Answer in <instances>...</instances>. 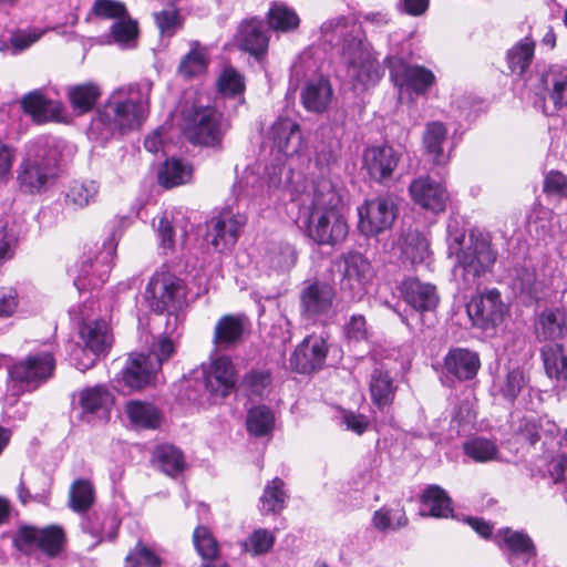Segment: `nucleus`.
<instances>
[{
    "label": "nucleus",
    "instance_id": "obj_1",
    "mask_svg": "<svg viewBox=\"0 0 567 567\" xmlns=\"http://www.w3.org/2000/svg\"><path fill=\"white\" fill-rule=\"evenodd\" d=\"M295 223L318 246L334 247L349 233L342 198L328 179L317 181L310 192L302 194Z\"/></svg>",
    "mask_w": 567,
    "mask_h": 567
},
{
    "label": "nucleus",
    "instance_id": "obj_2",
    "mask_svg": "<svg viewBox=\"0 0 567 567\" xmlns=\"http://www.w3.org/2000/svg\"><path fill=\"white\" fill-rule=\"evenodd\" d=\"M319 40L323 47L338 51L353 89H365L379 81L378 63L372 58L363 29L353 14L324 21L320 27Z\"/></svg>",
    "mask_w": 567,
    "mask_h": 567
},
{
    "label": "nucleus",
    "instance_id": "obj_3",
    "mask_svg": "<svg viewBox=\"0 0 567 567\" xmlns=\"http://www.w3.org/2000/svg\"><path fill=\"white\" fill-rule=\"evenodd\" d=\"M152 86L144 80L114 89L91 121V136L105 143L138 130L148 115Z\"/></svg>",
    "mask_w": 567,
    "mask_h": 567
},
{
    "label": "nucleus",
    "instance_id": "obj_4",
    "mask_svg": "<svg viewBox=\"0 0 567 567\" xmlns=\"http://www.w3.org/2000/svg\"><path fill=\"white\" fill-rule=\"evenodd\" d=\"M453 256L456 258L453 275L458 290L465 292L480 287L483 279L493 271L497 251L487 236L471 233L465 248Z\"/></svg>",
    "mask_w": 567,
    "mask_h": 567
},
{
    "label": "nucleus",
    "instance_id": "obj_5",
    "mask_svg": "<svg viewBox=\"0 0 567 567\" xmlns=\"http://www.w3.org/2000/svg\"><path fill=\"white\" fill-rule=\"evenodd\" d=\"M186 295L184 280L168 271H156L146 286L144 299L153 312H166L165 333L169 337H173L183 322L178 311L185 303Z\"/></svg>",
    "mask_w": 567,
    "mask_h": 567
},
{
    "label": "nucleus",
    "instance_id": "obj_6",
    "mask_svg": "<svg viewBox=\"0 0 567 567\" xmlns=\"http://www.w3.org/2000/svg\"><path fill=\"white\" fill-rule=\"evenodd\" d=\"M398 289L404 307L398 302L394 311L411 331L422 330L426 324L427 316L434 312L439 305L436 287L409 277L402 280Z\"/></svg>",
    "mask_w": 567,
    "mask_h": 567
},
{
    "label": "nucleus",
    "instance_id": "obj_7",
    "mask_svg": "<svg viewBox=\"0 0 567 567\" xmlns=\"http://www.w3.org/2000/svg\"><path fill=\"white\" fill-rule=\"evenodd\" d=\"M221 113L200 99L186 102L182 110V130L193 145L220 147L223 141Z\"/></svg>",
    "mask_w": 567,
    "mask_h": 567
},
{
    "label": "nucleus",
    "instance_id": "obj_8",
    "mask_svg": "<svg viewBox=\"0 0 567 567\" xmlns=\"http://www.w3.org/2000/svg\"><path fill=\"white\" fill-rule=\"evenodd\" d=\"M121 236V223L116 221L112 225L111 234L104 240L102 247L96 251L84 254L73 281L79 292L101 288L107 281Z\"/></svg>",
    "mask_w": 567,
    "mask_h": 567
},
{
    "label": "nucleus",
    "instance_id": "obj_9",
    "mask_svg": "<svg viewBox=\"0 0 567 567\" xmlns=\"http://www.w3.org/2000/svg\"><path fill=\"white\" fill-rule=\"evenodd\" d=\"M525 80L535 94L534 106L545 115H549L547 99L553 103V112L567 107L566 68L550 65Z\"/></svg>",
    "mask_w": 567,
    "mask_h": 567
},
{
    "label": "nucleus",
    "instance_id": "obj_10",
    "mask_svg": "<svg viewBox=\"0 0 567 567\" xmlns=\"http://www.w3.org/2000/svg\"><path fill=\"white\" fill-rule=\"evenodd\" d=\"M399 214V197L384 193L365 199L358 207V229L367 237H377L390 230Z\"/></svg>",
    "mask_w": 567,
    "mask_h": 567
},
{
    "label": "nucleus",
    "instance_id": "obj_11",
    "mask_svg": "<svg viewBox=\"0 0 567 567\" xmlns=\"http://www.w3.org/2000/svg\"><path fill=\"white\" fill-rule=\"evenodd\" d=\"M55 370V358L51 350L30 353L8 367L9 382L16 392L35 389L47 382Z\"/></svg>",
    "mask_w": 567,
    "mask_h": 567
},
{
    "label": "nucleus",
    "instance_id": "obj_12",
    "mask_svg": "<svg viewBox=\"0 0 567 567\" xmlns=\"http://www.w3.org/2000/svg\"><path fill=\"white\" fill-rule=\"evenodd\" d=\"M246 223V215L233 206L214 210L213 216L206 220L205 240L215 251L230 250L237 244Z\"/></svg>",
    "mask_w": 567,
    "mask_h": 567
},
{
    "label": "nucleus",
    "instance_id": "obj_13",
    "mask_svg": "<svg viewBox=\"0 0 567 567\" xmlns=\"http://www.w3.org/2000/svg\"><path fill=\"white\" fill-rule=\"evenodd\" d=\"M80 336L84 348L80 344L70 343L72 364L80 371L93 367L95 360L105 354L111 347L112 337L104 320H94L83 323L80 328Z\"/></svg>",
    "mask_w": 567,
    "mask_h": 567
},
{
    "label": "nucleus",
    "instance_id": "obj_14",
    "mask_svg": "<svg viewBox=\"0 0 567 567\" xmlns=\"http://www.w3.org/2000/svg\"><path fill=\"white\" fill-rule=\"evenodd\" d=\"M115 404V395L105 384H95L78 390L72 395V408L85 423L107 422Z\"/></svg>",
    "mask_w": 567,
    "mask_h": 567
},
{
    "label": "nucleus",
    "instance_id": "obj_15",
    "mask_svg": "<svg viewBox=\"0 0 567 567\" xmlns=\"http://www.w3.org/2000/svg\"><path fill=\"white\" fill-rule=\"evenodd\" d=\"M66 536L61 526L50 525L44 528L22 526L13 537L16 548L24 554L41 551L49 558L58 557L64 549Z\"/></svg>",
    "mask_w": 567,
    "mask_h": 567
},
{
    "label": "nucleus",
    "instance_id": "obj_16",
    "mask_svg": "<svg viewBox=\"0 0 567 567\" xmlns=\"http://www.w3.org/2000/svg\"><path fill=\"white\" fill-rule=\"evenodd\" d=\"M336 266L341 274L340 289L351 299L360 300L374 277L369 259L359 251H348L340 256Z\"/></svg>",
    "mask_w": 567,
    "mask_h": 567
},
{
    "label": "nucleus",
    "instance_id": "obj_17",
    "mask_svg": "<svg viewBox=\"0 0 567 567\" xmlns=\"http://www.w3.org/2000/svg\"><path fill=\"white\" fill-rule=\"evenodd\" d=\"M466 311L474 327L486 334H493L503 322L506 307L496 288L473 296L466 305Z\"/></svg>",
    "mask_w": 567,
    "mask_h": 567
},
{
    "label": "nucleus",
    "instance_id": "obj_18",
    "mask_svg": "<svg viewBox=\"0 0 567 567\" xmlns=\"http://www.w3.org/2000/svg\"><path fill=\"white\" fill-rule=\"evenodd\" d=\"M386 62L390 79L401 93L423 96L435 83V75L424 66L409 64L399 56H390Z\"/></svg>",
    "mask_w": 567,
    "mask_h": 567
},
{
    "label": "nucleus",
    "instance_id": "obj_19",
    "mask_svg": "<svg viewBox=\"0 0 567 567\" xmlns=\"http://www.w3.org/2000/svg\"><path fill=\"white\" fill-rule=\"evenodd\" d=\"M493 391L505 401L514 404L516 400L526 409H534L533 394L537 391L530 386L529 374L519 365L506 367L493 381Z\"/></svg>",
    "mask_w": 567,
    "mask_h": 567
},
{
    "label": "nucleus",
    "instance_id": "obj_20",
    "mask_svg": "<svg viewBox=\"0 0 567 567\" xmlns=\"http://www.w3.org/2000/svg\"><path fill=\"white\" fill-rule=\"evenodd\" d=\"M237 379L233 361L225 355L215 359L207 370L203 371V378L196 380V385L203 388L208 394V400L217 402L228 396L235 389Z\"/></svg>",
    "mask_w": 567,
    "mask_h": 567
},
{
    "label": "nucleus",
    "instance_id": "obj_21",
    "mask_svg": "<svg viewBox=\"0 0 567 567\" xmlns=\"http://www.w3.org/2000/svg\"><path fill=\"white\" fill-rule=\"evenodd\" d=\"M400 159L401 153L391 145H372L363 151L362 167L373 182L386 186L393 181Z\"/></svg>",
    "mask_w": 567,
    "mask_h": 567
},
{
    "label": "nucleus",
    "instance_id": "obj_22",
    "mask_svg": "<svg viewBox=\"0 0 567 567\" xmlns=\"http://www.w3.org/2000/svg\"><path fill=\"white\" fill-rule=\"evenodd\" d=\"M334 297V288L326 282L306 286L300 293L301 316L313 322L323 321L332 311Z\"/></svg>",
    "mask_w": 567,
    "mask_h": 567
},
{
    "label": "nucleus",
    "instance_id": "obj_23",
    "mask_svg": "<svg viewBox=\"0 0 567 567\" xmlns=\"http://www.w3.org/2000/svg\"><path fill=\"white\" fill-rule=\"evenodd\" d=\"M520 437L544 454H553L558 451L563 436L556 423L545 417H525L519 426Z\"/></svg>",
    "mask_w": 567,
    "mask_h": 567
},
{
    "label": "nucleus",
    "instance_id": "obj_24",
    "mask_svg": "<svg viewBox=\"0 0 567 567\" xmlns=\"http://www.w3.org/2000/svg\"><path fill=\"white\" fill-rule=\"evenodd\" d=\"M495 539L504 551L512 567H528L536 556V546L533 539L523 530L502 528Z\"/></svg>",
    "mask_w": 567,
    "mask_h": 567
},
{
    "label": "nucleus",
    "instance_id": "obj_25",
    "mask_svg": "<svg viewBox=\"0 0 567 567\" xmlns=\"http://www.w3.org/2000/svg\"><path fill=\"white\" fill-rule=\"evenodd\" d=\"M412 202L433 214L443 213L449 200L445 186L427 175L417 176L409 185Z\"/></svg>",
    "mask_w": 567,
    "mask_h": 567
},
{
    "label": "nucleus",
    "instance_id": "obj_26",
    "mask_svg": "<svg viewBox=\"0 0 567 567\" xmlns=\"http://www.w3.org/2000/svg\"><path fill=\"white\" fill-rule=\"evenodd\" d=\"M327 354L326 340L319 336H309L292 352L290 364L298 373H312L323 368Z\"/></svg>",
    "mask_w": 567,
    "mask_h": 567
},
{
    "label": "nucleus",
    "instance_id": "obj_27",
    "mask_svg": "<svg viewBox=\"0 0 567 567\" xmlns=\"http://www.w3.org/2000/svg\"><path fill=\"white\" fill-rule=\"evenodd\" d=\"M481 359L476 351L467 348H451L443 359V374L450 381H468L476 377Z\"/></svg>",
    "mask_w": 567,
    "mask_h": 567
},
{
    "label": "nucleus",
    "instance_id": "obj_28",
    "mask_svg": "<svg viewBox=\"0 0 567 567\" xmlns=\"http://www.w3.org/2000/svg\"><path fill=\"white\" fill-rule=\"evenodd\" d=\"M235 43L239 50L260 59L269 43L267 23L256 17L241 21L235 34Z\"/></svg>",
    "mask_w": 567,
    "mask_h": 567
},
{
    "label": "nucleus",
    "instance_id": "obj_29",
    "mask_svg": "<svg viewBox=\"0 0 567 567\" xmlns=\"http://www.w3.org/2000/svg\"><path fill=\"white\" fill-rule=\"evenodd\" d=\"M274 148L287 157L297 154L302 144L299 124L289 117H278L269 130Z\"/></svg>",
    "mask_w": 567,
    "mask_h": 567
},
{
    "label": "nucleus",
    "instance_id": "obj_30",
    "mask_svg": "<svg viewBox=\"0 0 567 567\" xmlns=\"http://www.w3.org/2000/svg\"><path fill=\"white\" fill-rule=\"evenodd\" d=\"M369 390L372 403L383 411L394 401L398 390L395 374L384 364L375 367L370 374Z\"/></svg>",
    "mask_w": 567,
    "mask_h": 567
},
{
    "label": "nucleus",
    "instance_id": "obj_31",
    "mask_svg": "<svg viewBox=\"0 0 567 567\" xmlns=\"http://www.w3.org/2000/svg\"><path fill=\"white\" fill-rule=\"evenodd\" d=\"M536 337L539 341H558L567 336V309L553 307L544 309L536 322Z\"/></svg>",
    "mask_w": 567,
    "mask_h": 567
},
{
    "label": "nucleus",
    "instance_id": "obj_32",
    "mask_svg": "<svg viewBox=\"0 0 567 567\" xmlns=\"http://www.w3.org/2000/svg\"><path fill=\"white\" fill-rule=\"evenodd\" d=\"M124 413L132 429L157 430L163 422L162 411L152 402L130 400L124 405Z\"/></svg>",
    "mask_w": 567,
    "mask_h": 567
},
{
    "label": "nucleus",
    "instance_id": "obj_33",
    "mask_svg": "<svg viewBox=\"0 0 567 567\" xmlns=\"http://www.w3.org/2000/svg\"><path fill=\"white\" fill-rule=\"evenodd\" d=\"M157 372L150 358L138 353L132 357L122 369V382L128 390H141L155 380Z\"/></svg>",
    "mask_w": 567,
    "mask_h": 567
},
{
    "label": "nucleus",
    "instance_id": "obj_34",
    "mask_svg": "<svg viewBox=\"0 0 567 567\" xmlns=\"http://www.w3.org/2000/svg\"><path fill=\"white\" fill-rule=\"evenodd\" d=\"M62 144V140L51 135L37 136L29 143L28 158L44 167L50 165L53 172L58 174Z\"/></svg>",
    "mask_w": 567,
    "mask_h": 567
},
{
    "label": "nucleus",
    "instance_id": "obj_35",
    "mask_svg": "<svg viewBox=\"0 0 567 567\" xmlns=\"http://www.w3.org/2000/svg\"><path fill=\"white\" fill-rule=\"evenodd\" d=\"M246 318L241 315H225L216 322L214 343L220 350H228L241 342Z\"/></svg>",
    "mask_w": 567,
    "mask_h": 567
},
{
    "label": "nucleus",
    "instance_id": "obj_36",
    "mask_svg": "<svg viewBox=\"0 0 567 567\" xmlns=\"http://www.w3.org/2000/svg\"><path fill=\"white\" fill-rule=\"evenodd\" d=\"M56 176L50 165L44 167L28 158L21 166L18 181L25 193L38 194L45 190Z\"/></svg>",
    "mask_w": 567,
    "mask_h": 567
},
{
    "label": "nucleus",
    "instance_id": "obj_37",
    "mask_svg": "<svg viewBox=\"0 0 567 567\" xmlns=\"http://www.w3.org/2000/svg\"><path fill=\"white\" fill-rule=\"evenodd\" d=\"M52 478L43 471H35L28 483L22 477L18 486V498L22 505L30 502L48 505L50 501Z\"/></svg>",
    "mask_w": 567,
    "mask_h": 567
},
{
    "label": "nucleus",
    "instance_id": "obj_38",
    "mask_svg": "<svg viewBox=\"0 0 567 567\" xmlns=\"http://www.w3.org/2000/svg\"><path fill=\"white\" fill-rule=\"evenodd\" d=\"M21 106L23 112L38 123L55 120L61 113L60 103L47 97L41 90L25 94L21 100Z\"/></svg>",
    "mask_w": 567,
    "mask_h": 567
},
{
    "label": "nucleus",
    "instance_id": "obj_39",
    "mask_svg": "<svg viewBox=\"0 0 567 567\" xmlns=\"http://www.w3.org/2000/svg\"><path fill=\"white\" fill-rule=\"evenodd\" d=\"M301 103L303 107L313 113H321L327 110L332 97V87L328 79L318 78L306 83L301 91Z\"/></svg>",
    "mask_w": 567,
    "mask_h": 567
},
{
    "label": "nucleus",
    "instance_id": "obj_40",
    "mask_svg": "<svg viewBox=\"0 0 567 567\" xmlns=\"http://www.w3.org/2000/svg\"><path fill=\"white\" fill-rule=\"evenodd\" d=\"M447 130L441 122L433 121L425 125L422 143L425 154L429 155L435 166H444L450 162V155L443 151Z\"/></svg>",
    "mask_w": 567,
    "mask_h": 567
},
{
    "label": "nucleus",
    "instance_id": "obj_41",
    "mask_svg": "<svg viewBox=\"0 0 567 567\" xmlns=\"http://www.w3.org/2000/svg\"><path fill=\"white\" fill-rule=\"evenodd\" d=\"M421 514L436 518H447L453 514L452 499L439 485H429L421 496Z\"/></svg>",
    "mask_w": 567,
    "mask_h": 567
},
{
    "label": "nucleus",
    "instance_id": "obj_42",
    "mask_svg": "<svg viewBox=\"0 0 567 567\" xmlns=\"http://www.w3.org/2000/svg\"><path fill=\"white\" fill-rule=\"evenodd\" d=\"M297 261V251L288 243H271L265 250L260 264L269 270L289 271Z\"/></svg>",
    "mask_w": 567,
    "mask_h": 567
},
{
    "label": "nucleus",
    "instance_id": "obj_43",
    "mask_svg": "<svg viewBox=\"0 0 567 567\" xmlns=\"http://www.w3.org/2000/svg\"><path fill=\"white\" fill-rule=\"evenodd\" d=\"M209 64L207 47L199 41L189 42V51L182 58L177 72L185 79H193L204 74Z\"/></svg>",
    "mask_w": 567,
    "mask_h": 567
},
{
    "label": "nucleus",
    "instance_id": "obj_44",
    "mask_svg": "<svg viewBox=\"0 0 567 567\" xmlns=\"http://www.w3.org/2000/svg\"><path fill=\"white\" fill-rule=\"evenodd\" d=\"M547 375L563 384L567 379V347L559 342L547 343L540 349Z\"/></svg>",
    "mask_w": 567,
    "mask_h": 567
},
{
    "label": "nucleus",
    "instance_id": "obj_45",
    "mask_svg": "<svg viewBox=\"0 0 567 567\" xmlns=\"http://www.w3.org/2000/svg\"><path fill=\"white\" fill-rule=\"evenodd\" d=\"M535 42L532 38L525 37L513 45L506 53L507 66L512 74L525 79L534 60Z\"/></svg>",
    "mask_w": 567,
    "mask_h": 567
},
{
    "label": "nucleus",
    "instance_id": "obj_46",
    "mask_svg": "<svg viewBox=\"0 0 567 567\" xmlns=\"http://www.w3.org/2000/svg\"><path fill=\"white\" fill-rule=\"evenodd\" d=\"M66 94L73 111L82 115L94 109L102 91L99 84L86 82L69 86Z\"/></svg>",
    "mask_w": 567,
    "mask_h": 567
},
{
    "label": "nucleus",
    "instance_id": "obj_47",
    "mask_svg": "<svg viewBox=\"0 0 567 567\" xmlns=\"http://www.w3.org/2000/svg\"><path fill=\"white\" fill-rule=\"evenodd\" d=\"M513 289L528 301L539 300L542 282L537 279L536 269L527 265L516 267L513 278Z\"/></svg>",
    "mask_w": 567,
    "mask_h": 567
},
{
    "label": "nucleus",
    "instance_id": "obj_48",
    "mask_svg": "<svg viewBox=\"0 0 567 567\" xmlns=\"http://www.w3.org/2000/svg\"><path fill=\"white\" fill-rule=\"evenodd\" d=\"M153 457L161 471L171 477L178 476L185 468L183 452L172 444L158 445Z\"/></svg>",
    "mask_w": 567,
    "mask_h": 567
},
{
    "label": "nucleus",
    "instance_id": "obj_49",
    "mask_svg": "<svg viewBox=\"0 0 567 567\" xmlns=\"http://www.w3.org/2000/svg\"><path fill=\"white\" fill-rule=\"evenodd\" d=\"M287 498L288 494L285 489V482L279 477H275L264 488L260 497V512L262 514L279 513L285 508Z\"/></svg>",
    "mask_w": 567,
    "mask_h": 567
},
{
    "label": "nucleus",
    "instance_id": "obj_50",
    "mask_svg": "<svg viewBox=\"0 0 567 567\" xmlns=\"http://www.w3.org/2000/svg\"><path fill=\"white\" fill-rule=\"evenodd\" d=\"M99 189L95 181H73L65 193V202L76 208H84L96 200Z\"/></svg>",
    "mask_w": 567,
    "mask_h": 567
},
{
    "label": "nucleus",
    "instance_id": "obj_51",
    "mask_svg": "<svg viewBox=\"0 0 567 567\" xmlns=\"http://www.w3.org/2000/svg\"><path fill=\"white\" fill-rule=\"evenodd\" d=\"M192 176V167L179 158L166 159L158 173L159 184L166 188L187 183Z\"/></svg>",
    "mask_w": 567,
    "mask_h": 567
},
{
    "label": "nucleus",
    "instance_id": "obj_52",
    "mask_svg": "<svg viewBox=\"0 0 567 567\" xmlns=\"http://www.w3.org/2000/svg\"><path fill=\"white\" fill-rule=\"evenodd\" d=\"M246 426L249 434L260 437L272 432L275 426V415L266 405L252 406L246 417Z\"/></svg>",
    "mask_w": 567,
    "mask_h": 567
},
{
    "label": "nucleus",
    "instance_id": "obj_53",
    "mask_svg": "<svg viewBox=\"0 0 567 567\" xmlns=\"http://www.w3.org/2000/svg\"><path fill=\"white\" fill-rule=\"evenodd\" d=\"M217 90L224 97H240L246 90L245 76L234 66H225L217 78Z\"/></svg>",
    "mask_w": 567,
    "mask_h": 567
},
{
    "label": "nucleus",
    "instance_id": "obj_54",
    "mask_svg": "<svg viewBox=\"0 0 567 567\" xmlns=\"http://www.w3.org/2000/svg\"><path fill=\"white\" fill-rule=\"evenodd\" d=\"M296 11L284 2H274L268 11V24L276 31L289 32L299 27Z\"/></svg>",
    "mask_w": 567,
    "mask_h": 567
},
{
    "label": "nucleus",
    "instance_id": "obj_55",
    "mask_svg": "<svg viewBox=\"0 0 567 567\" xmlns=\"http://www.w3.org/2000/svg\"><path fill=\"white\" fill-rule=\"evenodd\" d=\"M408 522L405 512L399 504L395 506H382L374 512L372 517L373 526L380 532L396 530L405 526Z\"/></svg>",
    "mask_w": 567,
    "mask_h": 567
},
{
    "label": "nucleus",
    "instance_id": "obj_56",
    "mask_svg": "<svg viewBox=\"0 0 567 567\" xmlns=\"http://www.w3.org/2000/svg\"><path fill=\"white\" fill-rule=\"evenodd\" d=\"M265 178L269 193L278 190L282 187L284 190L290 192L291 199L296 200L293 197V192L296 189L292 188L293 173L290 168H287L285 164L278 161L277 163H272L271 165L266 166Z\"/></svg>",
    "mask_w": 567,
    "mask_h": 567
},
{
    "label": "nucleus",
    "instance_id": "obj_57",
    "mask_svg": "<svg viewBox=\"0 0 567 567\" xmlns=\"http://www.w3.org/2000/svg\"><path fill=\"white\" fill-rule=\"evenodd\" d=\"M403 255L411 264H422L430 257V244L427 238L420 231H409L404 236L402 248Z\"/></svg>",
    "mask_w": 567,
    "mask_h": 567
},
{
    "label": "nucleus",
    "instance_id": "obj_58",
    "mask_svg": "<svg viewBox=\"0 0 567 567\" xmlns=\"http://www.w3.org/2000/svg\"><path fill=\"white\" fill-rule=\"evenodd\" d=\"M463 450L468 457L478 463L494 461L498 455L496 443L481 436L467 440L463 444Z\"/></svg>",
    "mask_w": 567,
    "mask_h": 567
},
{
    "label": "nucleus",
    "instance_id": "obj_59",
    "mask_svg": "<svg viewBox=\"0 0 567 567\" xmlns=\"http://www.w3.org/2000/svg\"><path fill=\"white\" fill-rule=\"evenodd\" d=\"M271 382V373L268 370L252 369L243 377L239 388L248 395L262 398Z\"/></svg>",
    "mask_w": 567,
    "mask_h": 567
},
{
    "label": "nucleus",
    "instance_id": "obj_60",
    "mask_svg": "<svg viewBox=\"0 0 567 567\" xmlns=\"http://www.w3.org/2000/svg\"><path fill=\"white\" fill-rule=\"evenodd\" d=\"M94 502V487L87 480L73 482L69 494L70 507L76 513L86 512Z\"/></svg>",
    "mask_w": 567,
    "mask_h": 567
},
{
    "label": "nucleus",
    "instance_id": "obj_61",
    "mask_svg": "<svg viewBox=\"0 0 567 567\" xmlns=\"http://www.w3.org/2000/svg\"><path fill=\"white\" fill-rule=\"evenodd\" d=\"M193 542L203 563L215 560L218 554V544L208 527L197 526L193 533Z\"/></svg>",
    "mask_w": 567,
    "mask_h": 567
},
{
    "label": "nucleus",
    "instance_id": "obj_62",
    "mask_svg": "<svg viewBox=\"0 0 567 567\" xmlns=\"http://www.w3.org/2000/svg\"><path fill=\"white\" fill-rule=\"evenodd\" d=\"M162 559L148 545L138 540L126 556L125 567H161Z\"/></svg>",
    "mask_w": 567,
    "mask_h": 567
},
{
    "label": "nucleus",
    "instance_id": "obj_63",
    "mask_svg": "<svg viewBox=\"0 0 567 567\" xmlns=\"http://www.w3.org/2000/svg\"><path fill=\"white\" fill-rule=\"evenodd\" d=\"M275 544V536L265 528L254 530L244 542L245 551L258 556L268 553Z\"/></svg>",
    "mask_w": 567,
    "mask_h": 567
},
{
    "label": "nucleus",
    "instance_id": "obj_64",
    "mask_svg": "<svg viewBox=\"0 0 567 567\" xmlns=\"http://www.w3.org/2000/svg\"><path fill=\"white\" fill-rule=\"evenodd\" d=\"M343 340L355 346L368 339L367 320L363 315H352L342 328Z\"/></svg>",
    "mask_w": 567,
    "mask_h": 567
}]
</instances>
